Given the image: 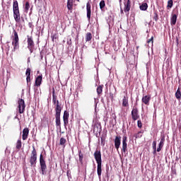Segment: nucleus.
<instances>
[{
  "instance_id": "nucleus-31",
  "label": "nucleus",
  "mask_w": 181,
  "mask_h": 181,
  "mask_svg": "<svg viewBox=\"0 0 181 181\" xmlns=\"http://www.w3.org/2000/svg\"><path fill=\"white\" fill-rule=\"evenodd\" d=\"M13 40H19V35H18V32H16V30H13Z\"/></svg>"
},
{
  "instance_id": "nucleus-33",
  "label": "nucleus",
  "mask_w": 181,
  "mask_h": 181,
  "mask_svg": "<svg viewBox=\"0 0 181 181\" xmlns=\"http://www.w3.org/2000/svg\"><path fill=\"white\" fill-rule=\"evenodd\" d=\"M100 8L101 9V11H103V9H104V8H105V1L104 0H102L100 2Z\"/></svg>"
},
{
  "instance_id": "nucleus-43",
  "label": "nucleus",
  "mask_w": 181,
  "mask_h": 181,
  "mask_svg": "<svg viewBox=\"0 0 181 181\" xmlns=\"http://www.w3.org/2000/svg\"><path fill=\"white\" fill-rule=\"evenodd\" d=\"M173 173H174V175H176V170H173Z\"/></svg>"
},
{
  "instance_id": "nucleus-44",
  "label": "nucleus",
  "mask_w": 181,
  "mask_h": 181,
  "mask_svg": "<svg viewBox=\"0 0 181 181\" xmlns=\"http://www.w3.org/2000/svg\"><path fill=\"white\" fill-rule=\"evenodd\" d=\"M120 12L121 13H124V10L121 9Z\"/></svg>"
},
{
  "instance_id": "nucleus-19",
  "label": "nucleus",
  "mask_w": 181,
  "mask_h": 181,
  "mask_svg": "<svg viewBox=\"0 0 181 181\" xmlns=\"http://www.w3.org/2000/svg\"><path fill=\"white\" fill-rule=\"evenodd\" d=\"M12 45L13 46V50H18L19 49V40H12Z\"/></svg>"
},
{
  "instance_id": "nucleus-35",
  "label": "nucleus",
  "mask_w": 181,
  "mask_h": 181,
  "mask_svg": "<svg viewBox=\"0 0 181 181\" xmlns=\"http://www.w3.org/2000/svg\"><path fill=\"white\" fill-rule=\"evenodd\" d=\"M30 8V4H29V1L25 2V11L28 12L29 11V8Z\"/></svg>"
},
{
  "instance_id": "nucleus-32",
  "label": "nucleus",
  "mask_w": 181,
  "mask_h": 181,
  "mask_svg": "<svg viewBox=\"0 0 181 181\" xmlns=\"http://www.w3.org/2000/svg\"><path fill=\"white\" fill-rule=\"evenodd\" d=\"M172 6H173V0H168L167 8L170 9V8H172Z\"/></svg>"
},
{
  "instance_id": "nucleus-41",
  "label": "nucleus",
  "mask_w": 181,
  "mask_h": 181,
  "mask_svg": "<svg viewBox=\"0 0 181 181\" xmlns=\"http://www.w3.org/2000/svg\"><path fill=\"white\" fill-rule=\"evenodd\" d=\"M66 175L68 176V177H70L71 176V174H70V170H67Z\"/></svg>"
},
{
  "instance_id": "nucleus-4",
  "label": "nucleus",
  "mask_w": 181,
  "mask_h": 181,
  "mask_svg": "<svg viewBox=\"0 0 181 181\" xmlns=\"http://www.w3.org/2000/svg\"><path fill=\"white\" fill-rule=\"evenodd\" d=\"M29 163L31 168H36V163H37V151H36L35 146H33V151L29 158Z\"/></svg>"
},
{
  "instance_id": "nucleus-30",
  "label": "nucleus",
  "mask_w": 181,
  "mask_h": 181,
  "mask_svg": "<svg viewBox=\"0 0 181 181\" xmlns=\"http://www.w3.org/2000/svg\"><path fill=\"white\" fill-rule=\"evenodd\" d=\"M175 98L177 100H180L181 98V92H180V88H178L176 93H175Z\"/></svg>"
},
{
  "instance_id": "nucleus-20",
  "label": "nucleus",
  "mask_w": 181,
  "mask_h": 181,
  "mask_svg": "<svg viewBox=\"0 0 181 181\" xmlns=\"http://www.w3.org/2000/svg\"><path fill=\"white\" fill-rule=\"evenodd\" d=\"M30 68H28L25 71V76H26V81L28 83H30Z\"/></svg>"
},
{
  "instance_id": "nucleus-27",
  "label": "nucleus",
  "mask_w": 181,
  "mask_h": 181,
  "mask_svg": "<svg viewBox=\"0 0 181 181\" xmlns=\"http://www.w3.org/2000/svg\"><path fill=\"white\" fill-rule=\"evenodd\" d=\"M66 139L64 137H62L59 140V145L61 146H64H64H66Z\"/></svg>"
},
{
  "instance_id": "nucleus-23",
  "label": "nucleus",
  "mask_w": 181,
  "mask_h": 181,
  "mask_svg": "<svg viewBox=\"0 0 181 181\" xmlns=\"http://www.w3.org/2000/svg\"><path fill=\"white\" fill-rule=\"evenodd\" d=\"M103 88H104V85H100L98 86L96 89L98 95H101V94H103Z\"/></svg>"
},
{
  "instance_id": "nucleus-17",
  "label": "nucleus",
  "mask_w": 181,
  "mask_h": 181,
  "mask_svg": "<svg viewBox=\"0 0 181 181\" xmlns=\"http://www.w3.org/2000/svg\"><path fill=\"white\" fill-rule=\"evenodd\" d=\"M131 11V1L127 0L124 2V12H129Z\"/></svg>"
},
{
  "instance_id": "nucleus-26",
  "label": "nucleus",
  "mask_w": 181,
  "mask_h": 181,
  "mask_svg": "<svg viewBox=\"0 0 181 181\" xmlns=\"http://www.w3.org/2000/svg\"><path fill=\"white\" fill-rule=\"evenodd\" d=\"M16 149H18V151L21 150V148H22V140L18 139L16 144Z\"/></svg>"
},
{
  "instance_id": "nucleus-11",
  "label": "nucleus",
  "mask_w": 181,
  "mask_h": 181,
  "mask_svg": "<svg viewBox=\"0 0 181 181\" xmlns=\"http://www.w3.org/2000/svg\"><path fill=\"white\" fill-rule=\"evenodd\" d=\"M119 146H121V136H116L115 139V148L117 151L119 149Z\"/></svg>"
},
{
  "instance_id": "nucleus-22",
  "label": "nucleus",
  "mask_w": 181,
  "mask_h": 181,
  "mask_svg": "<svg viewBox=\"0 0 181 181\" xmlns=\"http://www.w3.org/2000/svg\"><path fill=\"white\" fill-rule=\"evenodd\" d=\"M177 21V15L173 14L170 20L171 25H176V21Z\"/></svg>"
},
{
  "instance_id": "nucleus-28",
  "label": "nucleus",
  "mask_w": 181,
  "mask_h": 181,
  "mask_svg": "<svg viewBox=\"0 0 181 181\" xmlns=\"http://www.w3.org/2000/svg\"><path fill=\"white\" fill-rule=\"evenodd\" d=\"M78 156H79V162L81 165H83V159L84 158V155L83 154L81 150L78 151Z\"/></svg>"
},
{
  "instance_id": "nucleus-3",
  "label": "nucleus",
  "mask_w": 181,
  "mask_h": 181,
  "mask_svg": "<svg viewBox=\"0 0 181 181\" xmlns=\"http://www.w3.org/2000/svg\"><path fill=\"white\" fill-rule=\"evenodd\" d=\"M13 12L15 21L19 23L21 22V12L19 11V4L16 0L13 1Z\"/></svg>"
},
{
  "instance_id": "nucleus-42",
  "label": "nucleus",
  "mask_w": 181,
  "mask_h": 181,
  "mask_svg": "<svg viewBox=\"0 0 181 181\" xmlns=\"http://www.w3.org/2000/svg\"><path fill=\"white\" fill-rule=\"evenodd\" d=\"M156 151H158V150H156V148L153 149V155H156Z\"/></svg>"
},
{
  "instance_id": "nucleus-14",
  "label": "nucleus",
  "mask_w": 181,
  "mask_h": 181,
  "mask_svg": "<svg viewBox=\"0 0 181 181\" xmlns=\"http://www.w3.org/2000/svg\"><path fill=\"white\" fill-rule=\"evenodd\" d=\"M141 101L144 104H145V105H149V103L151 101V95H144L142 98Z\"/></svg>"
},
{
  "instance_id": "nucleus-34",
  "label": "nucleus",
  "mask_w": 181,
  "mask_h": 181,
  "mask_svg": "<svg viewBox=\"0 0 181 181\" xmlns=\"http://www.w3.org/2000/svg\"><path fill=\"white\" fill-rule=\"evenodd\" d=\"M153 21H155L156 22H158V19H159V15H158V12H154V16L153 17Z\"/></svg>"
},
{
  "instance_id": "nucleus-8",
  "label": "nucleus",
  "mask_w": 181,
  "mask_h": 181,
  "mask_svg": "<svg viewBox=\"0 0 181 181\" xmlns=\"http://www.w3.org/2000/svg\"><path fill=\"white\" fill-rule=\"evenodd\" d=\"M18 104L19 114H23L25 112V108H26V105H25V100H23V99H19L18 101Z\"/></svg>"
},
{
  "instance_id": "nucleus-1",
  "label": "nucleus",
  "mask_w": 181,
  "mask_h": 181,
  "mask_svg": "<svg viewBox=\"0 0 181 181\" xmlns=\"http://www.w3.org/2000/svg\"><path fill=\"white\" fill-rule=\"evenodd\" d=\"M93 156L96 160L97 165V173L99 179H101V173L103 170L101 169V166L103 165V160L101 159V151L96 150L93 154Z\"/></svg>"
},
{
  "instance_id": "nucleus-21",
  "label": "nucleus",
  "mask_w": 181,
  "mask_h": 181,
  "mask_svg": "<svg viewBox=\"0 0 181 181\" xmlns=\"http://www.w3.org/2000/svg\"><path fill=\"white\" fill-rule=\"evenodd\" d=\"M73 2H74V0H67L66 7L68 11H73Z\"/></svg>"
},
{
  "instance_id": "nucleus-29",
  "label": "nucleus",
  "mask_w": 181,
  "mask_h": 181,
  "mask_svg": "<svg viewBox=\"0 0 181 181\" xmlns=\"http://www.w3.org/2000/svg\"><path fill=\"white\" fill-rule=\"evenodd\" d=\"M141 11H146L148 9V4L147 3H143L140 6Z\"/></svg>"
},
{
  "instance_id": "nucleus-6",
  "label": "nucleus",
  "mask_w": 181,
  "mask_h": 181,
  "mask_svg": "<svg viewBox=\"0 0 181 181\" xmlns=\"http://www.w3.org/2000/svg\"><path fill=\"white\" fill-rule=\"evenodd\" d=\"M27 43L28 50L30 53H33V49H35V41H33V37L32 35H27Z\"/></svg>"
},
{
  "instance_id": "nucleus-5",
  "label": "nucleus",
  "mask_w": 181,
  "mask_h": 181,
  "mask_svg": "<svg viewBox=\"0 0 181 181\" xmlns=\"http://www.w3.org/2000/svg\"><path fill=\"white\" fill-rule=\"evenodd\" d=\"M40 165L41 168V174L46 175V173L47 172V165H46V160H45L42 154H40Z\"/></svg>"
},
{
  "instance_id": "nucleus-9",
  "label": "nucleus",
  "mask_w": 181,
  "mask_h": 181,
  "mask_svg": "<svg viewBox=\"0 0 181 181\" xmlns=\"http://www.w3.org/2000/svg\"><path fill=\"white\" fill-rule=\"evenodd\" d=\"M69 117H70V115L69 114V112L65 110L64 112V115H63V121H64V128H67V125H69Z\"/></svg>"
},
{
  "instance_id": "nucleus-2",
  "label": "nucleus",
  "mask_w": 181,
  "mask_h": 181,
  "mask_svg": "<svg viewBox=\"0 0 181 181\" xmlns=\"http://www.w3.org/2000/svg\"><path fill=\"white\" fill-rule=\"evenodd\" d=\"M61 114L62 106L59 105V102H57V107H55V125L57 129H62V121L60 120Z\"/></svg>"
},
{
  "instance_id": "nucleus-18",
  "label": "nucleus",
  "mask_w": 181,
  "mask_h": 181,
  "mask_svg": "<svg viewBox=\"0 0 181 181\" xmlns=\"http://www.w3.org/2000/svg\"><path fill=\"white\" fill-rule=\"evenodd\" d=\"M42 76L40 75L38 76L36 78H35V85L37 87H40L41 84H42Z\"/></svg>"
},
{
  "instance_id": "nucleus-38",
  "label": "nucleus",
  "mask_w": 181,
  "mask_h": 181,
  "mask_svg": "<svg viewBox=\"0 0 181 181\" xmlns=\"http://www.w3.org/2000/svg\"><path fill=\"white\" fill-rule=\"evenodd\" d=\"M152 43V44H153V36H152L151 37V39H148V40H147V43L148 44H149V43Z\"/></svg>"
},
{
  "instance_id": "nucleus-46",
  "label": "nucleus",
  "mask_w": 181,
  "mask_h": 181,
  "mask_svg": "<svg viewBox=\"0 0 181 181\" xmlns=\"http://www.w3.org/2000/svg\"><path fill=\"white\" fill-rule=\"evenodd\" d=\"M35 1L36 2V0H35Z\"/></svg>"
},
{
  "instance_id": "nucleus-39",
  "label": "nucleus",
  "mask_w": 181,
  "mask_h": 181,
  "mask_svg": "<svg viewBox=\"0 0 181 181\" xmlns=\"http://www.w3.org/2000/svg\"><path fill=\"white\" fill-rule=\"evenodd\" d=\"M93 131H96V132H98V125H97V124L94 125Z\"/></svg>"
},
{
  "instance_id": "nucleus-37",
  "label": "nucleus",
  "mask_w": 181,
  "mask_h": 181,
  "mask_svg": "<svg viewBox=\"0 0 181 181\" xmlns=\"http://www.w3.org/2000/svg\"><path fill=\"white\" fill-rule=\"evenodd\" d=\"M137 126H138V128H142V121L141 120H138L137 121Z\"/></svg>"
},
{
  "instance_id": "nucleus-40",
  "label": "nucleus",
  "mask_w": 181,
  "mask_h": 181,
  "mask_svg": "<svg viewBox=\"0 0 181 181\" xmlns=\"http://www.w3.org/2000/svg\"><path fill=\"white\" fill-rule=\"evenodd\" d=\"M153 149H156V141L153 142Z\"/></svg>"
},
{
  "instance_id": "nucleus-15",
  "label": "nucleus",
  "mask_w": 181,
  "mask_h": 181,
  "mask_svg": "<svg viewBox=\"0 0 181 181\" xmlns=\"http://www.w3.org/2000/svg\"><path fill=\"white\" fill-rule=\"evenodd\" d=\"M28 136H29V128L25 127L23 130V135H22L23 141H26V139H28Z\"/></svg>"
},
{
  "instance_id": "nucleus-7",
  "label": "nucleus",
  "mask_w": 181,
  "mask_h": 181,
  "mask_svg": "<svg viewBox=\"0 0 181 181\" xmlns=\"http://www.w3.org/2000/svg\"><path fill=\"white\" fill-rule=\"evenodd\" d=\"M132 119L133 121H136L139 119V110H138V107L134 106L132 110Z\"/></svg>"
},
{
  "instance_id": "nucleus-16",
  "label": "nucleus",
  "mask_w": 181,
  "mask_h": 181,
  "mask_svg": "<svg viewBox=\"0 0 181 181\" xmlns=\"http://www.w3.org/2000/svg\"><path fill=\"white\" fill-rule=\"evenodd\" d=\"M163 145H165V136H163L160 139V141L158 144V147L157 148V152H160V151H162V148H163Z\"/></svg>"
},
{
  "instance_id": "nucleus-10",
  "label": "nucleus",
  "mask_w": 181,
  "mask_h": 181,
  "mask_svg": "<svg viewBox=\"0 0 181 181\" xmlns=\"http://www.w3.org/2000/svg\"><path fill=\"white\" fill-rule=\"evenodd\" d=\"M127 139H128L127 136H124L122 138V152H123L124 153H126L128 151V148H127L128 144H127Z\"/></svg>"
},
{
  "instance_id": "nucleus-13",
  "label": "nucleus",
  "mask_w": 181,
  "mask_h": 181,
  "mask_svg": "<svg viewBox=\"0 0 181 181\" xmlns=\"http://www.w3.org/2000/svg\"><path fill=\"white\" fill-rule=\"evenodd\" d=\"M86 11H87V18L88 21L91 19V4H90V2H88L86 4Z\"/></svg>"
},
{
  "instance_id": "nucleus-12",
  "label": "nucleus",
  "mask_w": 181,
  "mask_h": 181,
  "mask_svg": "<svg viewBox=\"0 0 181 181\" xmlns=\"http://www.w3.org/2000/svg\"><path fill=\"white\" fill-rule=\"evenodd\" d=\"M52 103L56 105V108H57V103L58 105H60V103L57 100V95H55L54 88L52 89Z\"/></svg>"
},
{
  "instance_id": "nucleus-24",
  "label": "nucleus",
  "mask_w": 181,
  "mask_h": 181,
  "mask_svg": "<svg viewBox=\"0 0 181 181\" xmlns=\"http://www.w3.org/2000/svg\"><path fill=\"white\" fill-rule=\"evenodd\" d=\"M129 104L128 103V98L124 96L122 100V107H129Z\"/></svg>"
},
{
  "instance_id": "nucleus-36",
  "label": "nucleus",
  "mask_w": 181,
  "mask_h": 181,
  "mask_svg": "<svg viewBox=\"0 0 181 181\" xmlns=\"http://www.w3.org/2000/svg\"><path fill=\"white\" fill-rule=\"evenodd\" d=\"M134 136H135L136 139L137 138H141L142 137V132H139L138 133L134 134Z\"/></svg>"
},
{
  "instance_id": "nucleus-25",
  "label": "nucleus",
  "mask_w": 181,
  "mask_h": 181,
  "mask_svg": "<svg viewBox=\"0 0 181 181\" xmlns=\"http://www.w3.org/2000/svg\"><path fill=\"white\" fill-rule=\"evenodd\" d=\"M93 39V34L91 33H87L86 34V42H90Z\"/></svg>"
},
{
  "instance_id": "nucleus-45",
  "label": "nucleus",
  "mask_w": 181,
  "mask_h": 181,
  "mask_svg": "<svg viewBox=\"0 0 181 181\" xmlns=\"http://www.w3.org/2000/svg\"><path fill=\"white\" fill-rule=\"evenodd\" d=\"M67 44H68V45H70V42H67Z\"/></svg>"
}]
</instances>
